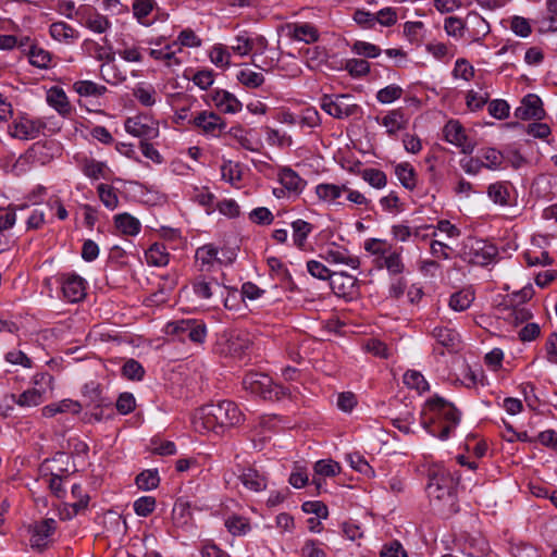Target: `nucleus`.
Wrapping results in <instances>:
<instances>
[{
  "mask_svg": "<svg viewBox=\"0 0 557 557\" xmlns=\"http://www.w3.org/2000/svg\"><path fill=\"white\" fill-rule=\"evenodd\" d=\"M459 422L460 412L451 403L440 396L426 400L422 411V424L431 435L445 441Z\"/></svg>",
  "mask_w": 557,
  "mask_h": 557,
  "instance_id": "f257e3e1",
  "label": "nucleus"
},
{
  "mask_svg": "<svg viewBox=\"0 0 557 557\" xmlns=\"http://www.w3.org/2000/svg\"><path fill=\"white\" fill-rule=\"evenodd\" d=\"M244 421V413L232 400H221L199 408L194 417V425L198 431H213L235 426Z\"/></svg>",
  "mask_w": 557,
  "mask_h": 557,
  "instance_id": "f03ea898",
  "label": "nucleus"
},
{
  "mask_svg": "<svg viewBox=\"0 0 557 557\" xmlns=\"http://www.w3.org/2000/svg\"><path fill=\"white\" fill-rule=\"evenodd\" d=\"M425 491L430 502L435 505L453 506L456 499L458 479L445 468L435 467L429 470Z\"/></svg>",
  "mask_w": 557,
  "mask_h": 557,
  "instance_id": "7ed1b4c3",
  "label": "nucleus"
},
{
  "mask_svg": "<svg viewBox=\"0 0 557 557\" xmlns=\"http://www.w3.org/2000/svg\"><path fill=\"white\" fill-rule=\"evenodd\" d=\"M243 386L250 393L268 400H280L289 395V389L274 384L272 379L263 373L249 372L243 379Z\"/></svg>",
  "mask_w": 557,
  "mask_h": 557,
  "instance_id": "20e7f679",
  "label": "nucleus"
},
{
  "mask_svg": "<svg viewBox=\"0 0 557 557\" xmlns=\"http://www.w3.org/2000/svg\"><path fill=\"white\" fill-rule=\"evenodd\" d=\"M497 255L498 249L495 245L476 238H468L460 252L466 262L482 267L492 263Z\"/></svg>",
  "mask_w": 557,
  "mask_h": 557,
  "instance_id": "39448f33",
  "label": "nucleus"
},
{
  "mask_svg": "<svg viewBox=\"0 0 557 557\" xmlns=\"http://www.w3.org/2000/svg\"><path fill=\"white\" fill-rule=\"evenodd\" d=\"M164 333L175 335L183 342L187 338L195 344H201L207 337V327L202 321L182 319L168 322L164 326Z\"/></svg>",
  "mask_w": 557,
  "mask_h": 557,
  "instance_id": "423d86ee",
  "label": "nucleus"
},
{
  "mask_svg": "<svg viewBox=\"0 0 557 557\" xmlns=\"http://www.w3.org/2000/svg\"><path fill=\"white\" fill-rule=\"evenodd\" d=\"M321 109L335 119H346L357 115L360 107L352 102L350 95H323L320 99Z\"/></svg>",
  "mask_w": 557,
  "mask_h": 557,
  "instance_id": "0eeeda50",
  "label": "nucleus"
},
{
  "mask_svg": "<svg viewBox=\"0 0 557 557\" xmlns=\"http://www.w3.org/2000/svg\"><path fill=\"white\" fill-rule=\"evenodd\" d=\"M124 127L128 134L140 138V141L151 140L159 136V122L147 114L127 117Z\"/></svg>",
  "mask_w": 557,
  "mask_h": 557,
  "instance_id": "6e6552de",
  "label": "nucleus"
},
{
  "mask_svg": "<svg viewBox=\"0 0 557 557\" xmlns=\"http://www.w3.org/2000/svg\"><path fill=\"white\" fill-rule=\"evenodd\" d=\"M75 20L84 27L92 33L103 34L111 27L108 16L98 12V10L89 4H82L75 12Z\"/></svg>",
  "mask_w": 557,
  "mask_h": 557,
  "instance_id": "1a4fd4ad",
  "label": "nucleus"
},
{
  "mask_svg": "<svg viewBox=\"0 0 557 557\" xmlns=\"http://www.w3.org/2000/svg\"><path fill=\"white\" fill-rule=\"evenodd\" d=\"M444 138L447 143L460 148L465 154H471L475 143L466 134V129L457 120H449L443 128Z\"/></svg>",
  "mask_w": 557,
  "mask_h": 557,
  "instance_id": "9d476101",
  "label": "nucleus"
},
{
  "mask_svg": "<svg viewBox=\"0 0 557 557\" xmlns=\"http://www.w3.org/2000/svg\"><path fill=\"white\" fill-rule=\"evenodd\" d=\"M45 127L46 123L40 119L21 116L9 126V134L21 140H30L37 138Z\"/></svg>",
  "mask_w": 557,
  "mask_h": 557,
  "instance_id": "9b49d317",
  "label": "nucleus"
},
{
  "mask_svg": "<svg viewBox=\"0 0 557 557\" xmlns=\"http://www.w3.org/2000/svg\"><path fill=\"white\" fill-rule=\"evenodd\" d=\"M201 134L219 137L226 128L225 121L212 111H201L189 121Z\"/></svg>",
  "mask_w": 557,
  "mask_h": 557,
  "instance_id": "f8f14e48",
  "label": "nucleus"
},
{
  "mask_svg": "<svg viewBox=\"0 0 557 557\" xmlns=\"http://www.w3.org/2000/svg\"><path fill=\"white\" fill-rule=\"evenodd\" d=\"M63 297L69 302H78L86 296V281L75 273L62 274L58 278Z\"/></svg>",
  "mask_w": 557,
  "mask_h": 557,
  "instance_id": "ddd939ff",
  "label": "nucleus"
},
{
  "mask_svg": "<svg viewBox=\"0 0 557 557\" xmlns=\"http://www.w3.org/2000/svg\"><path fill=\"white\" fill-rule=\"evenodd\" d=\"M358 280L345 272H333L330 280V286L334 294L347 300H351L358 296Z\"/></svg>",
  "mask_w": 557,
  "mask_h": 557,
  "instance_id": "4468645a",
  "label": "nucleus"
},
{
  "mask_svg": "<svg viewBox=\"0 0 557 557\" xmlns=\"http://www.w3.org/2000/svg\"><path fill=\"white\" fill-rule=\"evenodd\" d=\"M431 336L436 342V345L442 347H434V351L438 355H444L445 350L448 352L457 351L460 345V337L456 330L448 326H435L431 331Z\"/></svg>",
  "mask_w": 557,
  "mask_h": 557,
  "instance_id": "2eb2a0df",
  "label": "nucleus"
},
{
  "mask_svg": "<svg viewBox=\"0 0 557 557\" xmlns=\"http://www.w3.org/2000/svg\"><path fill=\"white\" fill-rule=\"evenodd\" d=\"M515 114L521 120H542L545 111L541 98L534 94L524 96L521 106L516 109Z\"/></svg>",
  "mask_w": 557,
  "mask_h": 557,
  "instance_id": "dca6fc26",
  "label": "nucleus"
},
{
  "mask_svg": "<svg viewBox=\"0 0 557 557\" xmlns=\"http://www.w3.org/2000/svg\"><path fill=\"white\" fill-rule=\"evenodd\" d=\"M285 28L289 38L306 44L315 42L320 37L317 27L310 23H288Z\"/></svg>",
  "mask_w": 557,
  "mask_h": 557,
  "instance_id": "f3484780",
  "label": "nucleus"
},
{
  "mask_svg": "<svg viewBox=\"0 0 557 557\" xmlns=\"http://www.w3.org/2000/svg\"><path fill=\"white\" fill-rule=\"evenodd\" d=\"M55 529L57 521L52 518L45 519L37 523L30 537L32 547L39 550L46 548L48 539L53 534Z\"/></svg>",
  "mask_w": 557,
  "mask_h": 557,
  "instance_id": "a211bd4d",
  "label": "nucleus"
},
{
  "mask_svg": "<svg viewBox=\"0 0 557 557\" xmlns=\"http://www.w3.org/2000/svg\"><path fill=\"white\" fill-rule=\"evenodd\" d=\"M322 258L331 264H345L351 269H357L360 265L359 258L344 247L329 248L322 255Z\"/></svg>",
  "mask_w": 557,
  "mask_h": 557,
  "instance_id": "6ab92c4d",
  "label": "nucleus"
},
{
  "mask_svg": "<svg viewBox=\"0 0 557 557\" xmlns=\"http://www.w3.org/2000/svg\"><path fill=\"white\" fill-rule=\"evenodd\" d=\"M46 100L47 103L63 117L71 115L73 108L65 91L61 87L53 86L48 89Z\"/></svg>",
  "mask_w": 557,
  "mask_h": 557,
  "instance_id": "aec40b11",
  "label": "nucleus"
},
{
  "mask_svg": "<svg viewBox=\"0 0 557 557\" xmlns=\"http://www.w3.org/2000/svg\"><path fill=\"white\" fill-rule=\"evenodd\" d=\"M82 394L86 399V406L97 409L98 407H111L112 400L102 395V388L99 383L89 382L83 387Z\"/></svg>",
  "mask_w": 557,
  "mask_h": 557,
  "instance_id": "412c9836",
  "label": "nucleus"
},
{
  "mask_svg": "<svg viewBox=\"0 0 557 557\" xmlns=\"http://www.w3.org/2000/svg\"><path fill=\"white\" fill-rule=\"evenodd\" d=\"M278 181L294 196H299L307 185V182L290 168H283L278 172Z\"/></svg>",
  "mask_w": 557,
  "mask_h": 557,
  "instance_id": "4be33fe9",
  "label": "nucleus"
},
{
  "mask_svg": "<svg viewBox=\"0 0 557 557\" xmlns=\"http://www.w3.org/2000/svg\"><path fill=\"white\" fill-rule=\"evenodd\" d=\"M49 34L54 40L66 45L73 44L79 38V32L63 21L52 23Z\"/></svg>",
  "mask_w": 557,
  "mask_h": 557,
  "instance_id": "5701e85b",
  "label": "nucleus"
},
{
  "mask_svg": "<svg viewBox=\"0 0 557 557\" xmlns=\"http://www.w3.org/2000/svg\"><path fill=\"white\" fill-rule=\"evenodd\" d=\"M222 351L232 357L240 358L246 350L249 348L250 342L247 336L240 334L231 333L225 336Z\"/></svg>",
  "mask_w": 557,
  "mask_h": 557,
  "instance_id": "b1692460",
  "label": "nucleus"
},
{
  "mask_svg": "<svg viewBox=\"0 0 557 557\" xmlns=\"http://www.w3.org/2000/svg\"><path fill=\"white\" fill-rule=\"evenodd\" d=\"M239 480L246 488L252 492H261L268 485L267 476L252 467L244 468Z\"/></svg>",
  "mask_w": 557,
  "mask_h": 557,
  "instance_id": "393cba45",
  "label": "nucleus"
},
{
  "mask_svg": "<svg viewBox=\"0 0 557 557\" xmlns=\"http://www.w3.org/2000/svg\"><path fill=\"white\" fill-rule=\"evenodd\" d=\"M219 250L213 244H207L197 248L195 253V260L200 271H210L216 262H220L218 258Z\"/></svg>",
  "mask_w": 557,
  "mask_h": 557,
  "instance_id": "a878e982",
  "label": "nucleus"
},
{
  "mask_svg": "<svg viewBox=\"0 0 557 557\" xmlns=\"http://www.w3.org/2000/svg\"><path fill=\"white\" fill-rule=\"evenodd\" d=\"M82 404L73 399H62L58 403H52L41 409V414L46 418H52L58 413L71 412L78 414L82 411Z\"/></svg>",
  "mask_w": 557,
  "mask_h": 557,
  "instance_id": "bb28decb",
  "label": "nucleus"
},
{
  "mask_svg": "<svg viewBox=\"0 0 557 557\" xmlns=\"http://www.w3.org/2000/svg\"><path fill=\"white\" fill-rule=\"evenodd\" d=\"M212 100L218 109L225 113H236L242 110V102L226 90H215Z\"/></svg>",
  "mask_w": 557,
  "mask_h": 557,
  "instance_id": "cd10ccee",
  "label": "nucleus"
},
{
  "mask_svg": "<svg viewBox=\"0 0 557 557\" xmlns=\"http://www.w3.org/2000/svg\"><path fill=\"white\" fill-rule=\"evenodd\" d=\"M193 289L197 297L201 299H210L215 293L223 296L225 287L221 286L216 280L207 281L205 277L199 276L194 281Z\"/></svg>",
  "mask_w": 557,
  "mask_h": 557,
  "instance_id": "c85d7f7f",
  "label": "nucleus"
},
{
  "mask_svg": "<svg viewBox=\"0 0 557 557\" xmlns=\"http://www.w3.org/2000/svg\"><path fill=\"white\" fill-rule=\"evenodd\" d=\"M264 44L265 40L263 37L250 38L247 33L244 32L234 38L231 49L234 53L243 57L249 54L257 45L264 47Z\"/></svg>",
  "mask_w": 557,
  "mask_h": 557,
  "instance_id": "c756f323",
  "label": "nucleus"
},
{
  "mask_svg": "<svg viewBox=\"0 0 557 557\" xmlns=\"http://www.w3.org/2000/svg\"><path fill=\"white\" fill-rule=\"evenodd\" d=\"M510 184L508 182H496L488 186L487 195L490 199L499 206H511Z\"/></svg>",
  "mask_w": 557,
  "mask_h": 557,
  "instance_id": "7c9ffc66",
  "label": "nucleus"
},
{
  "mask_svg": "<svg viewBox=\"0 0 557 557\" xmlns=\"http://www.w3.org/2000/svg\"><path fill=\"white\" fill-rule=\"evenodd\" d=\"M114 225L123 235L127 236H136L141 228L139 220L126 212L114 216Z\"/></svg>",
  "mask_w": 557,
  "mask_h": 557,
  "instance_id": "2f4dec72",
  "label": "nucleus"
},
{
  "mask_svg": "<svg viewBox=\"0 0 557 557\" xmlns=\"http://www.w3.org/2000/svg\"><path fill=\"white\" fill-rule=\"evenodd\" d=\"M313 228L311 223L301 219L292 222L293 242L298 249H306L308 236L312 233Z\"/></svg>",
  "mask_w": 557,
  "mask_h": 557,
  "instance_id": "473e14b6",
  "label": "nucleus"
},
{
  "mask_svg": "<svg viewBox=\"0 0 557 557\" xmlns=\"http://www.w3.org/2000/svg\"><path fill=\"white\" fill-rule=\"evenodd\" d=\"M395 175L400 184L408 190L417 187L418 176L414 168L408 162H401L395 165Z\"/></svg>",
  "mask_w": 557,
  "mask_h": 557,
  "instance_id": "72a5a7b5",
  "label": "nucleus"
},
{
  "mask_svg": "<svg viewBox=\"0 0 557 557\" xmlns=\"http://www.w3.org/2000/svg\"><path fill=\"white\" fill-rule=\"evenodd\" d=\"M146 261L149 265L164 267L170 261V253L163 243L152 244L145 252Z\"/></svg>",
  "mask_w": 557,
  "mask_h": 557,
  "instance_id": "f704fd0d",
  "label": "nucleus"
},
{
  "mask_svg": "<svg viewBox=\"0 0 557 557\" xmlns=\"http://www.w3.org/2000/svg\"><path fill=\"white\" fill-rule=\"evenodd\" d=\"M379 268H385L389 274L397 275L404 272L405 264L401 260L400 251H388L377 262Z\"/></svg>",
  "mask_w": 557,
  "mask_h": 557,
  "instance_id": "c9c22d12",
  "label": "nucleus"
},
{
  "mask_svg": "<svg viewBox=\"0 0 557 557\" xmlns=\"http://www.w3.org/2000/svg\"><path fill=\"white\" fill-rule=\"evenodd\" d=\"M82 171L87 177L91 180H107L110 172L108 165L104 162L97 161L95 159H85L82 165Z\"/></svg>",
  "mask_w": 557,
  "mask_h": 557,
  "instance_id": "e433bc0d",
  "label": "nucleus"
},
{
  "mask_svg": "<svg viewBox=\"0 0 557 557\" xmlns=\"http://www.w3.org/2000/svg\"><path fill=\"white\" fill-rule=\"evenodd\" d=\"M382 125L386 127L389 135L406 128L407 121L400 109L392 110L382 119Z\"/></svg>",
  "mask_w": 557,
  "mask_h": 557,
  "instance_id": "4c0bfd02",
  "label": "nucleus"
},
{
  "mask_svg": "<svg viewBox=\"0 0 557 557\" xmlns=\"http://www.w3.org/2000/svg\"><path fill=\"white\" fill-rule=\"evenodd\" d=\"M191 505L186 498H178L172 509V519L176 525H185L191 519Z\"/></svg>",
  "mask_w": 557,
  "mask_h": 557,
  "instance_id": "58836bf2",
  "label": "nucleus"
},
{
  "mask_svg": "<svg viewBox=\"0 0 557 557\" xmlns=\"http://www.w3.org/2000/svg\"><path fill=\"white\" fill-rule=\"evenodd\" d=\"M468 16L473 23V28L469 30L471 41L480 42L491 32L490 24L476 12H470Z\"/></svg>",
  "mask_w": 557,
  "mask_h": 557,
  "instance_id": "ea45409f",
  "label": "nucleus"
},
{
  "mask_svg": "<svg viewBox=\"0 0 557 557\" xmlns=\"http://www.w3.org/2000/svg\"><path fill=\"white\" fill-rule=\"evenodd\" d=\"M346 185H336V184H319L315 187V194L318 198L322 201L333 202L337 200L345 191Z\"/></svg>",
  "mask_w": 557,
  "mask_h": 557,
  "instance_id": "a19ab883",
  "label": "nucleus"
},
{
  "mask_svg": "<svg viewBox=\"0 0 557 557\" xmlns=\"http://www.w3.org/2000/svg\"><path fill=\"white\" fill-rule=\"evenodd\" d=\"M27 58L29 63L38 69H48L52 61L51 53L38 45L33 46L30 50H27Z\"/></svg>",
  "mask_w": 557,
  "mask_h": 557,
  "instance_id": "79ce46f5",
  "label": "nucleus"
},
{
  "mask_svg": "<svg viewBox=\"0 0 557 557\" xmlns=\"http://www.w3.org/2000/svg\"><path fill=\"white\" fill-rule=\"evenodd\" d=\"M73 89L82 97H100L107 92V87L91 81H78Z\"/></svg>",
  "mask_w": 557,
  "mask_h": 557,
  "instance_id": "37998d69",
  "label": "nucleus"
},
{
  "mask_svg": "<svg viewBox=\"0 0 557 557\" xmlns=\"http://www.w3.org/2000/svg\"><path fill=\"white\" fill-rule=\"evenodd\" d=\"M225 527L227 531L234 536L246 535L251 530L249 520L245 517L237 515L228 517L225 520Z\"/></svg>",
  "mask_w": 557,
  "mask_h": 557,
  "instance_id": "c03bdc74",
  "label": "nucleus"
},
{
  "mask_svg": "<svg viewBox=\"0 0 557 557\" xmlns=\"http://www.w3.org/2000/svg\"><path fill=\"white\" fill-rule=\"evenodd\" d=\"M478 156L481 158L483 168L490 170L499 169L504 161L503 153L495 148H483L479 151Z\"/></svg>",
  "mask_w": 557,
  "mask_h": 557,
  "instance_id": "a18cd8bd",
  "label": "nucleus"
},
{
  "mask_svg": "<svg viewBox=\"0 0 557 557\" xmlns=\"http://www.w3.org/2000/svg\"><path fill=\"white\" fill-rule=\"evenodd\" d=\"M474 300V293L462 289L454 293L449 298V307L455 311H465Z\"/></svg>",
  "mask_w": 557,
  "mask_h": 557,
  "instance_id": "49530a36",
  "label": "nucleus"
},
{
  "mask_svg": "<svg viewBox=\"0 0 557 557\" xmlns=\"http://www.w3.org/2000/svg\"><path fill=\"white\" fill-rule=\"evenodd\" d=\"M238 82L247 88H258L264 83V76L249 67H244L237 73Z\"/></svg>",
  "mask_w": 557,
  "mask_h": 557,
  "instance_id": "de8ad7c7",
  "label": "nucleus"
},
{
  "mask_svg": "<svg viewBox=\"0 0 557 557\" xmlns=\"http://www.w3.org/2000/svg\"><path fill=\"white\" fill-rule=\"evenodd\" d=\"M98 196L103 206L109 210H114L119 206L116 189L108 184H99L97 187Z\"/></svg>",
  "mask_w": 557,
  "mask_h": 557,
  "instance_id": "09e8293b",
  "label": "nucleus"
},
{
  "mask_svg": "<svg viewBox=\"0 0 557 557\" xmlns=\"http://www.w3.org/2000/svg\"><path fill=\"white\" fill-rule=\"evenodd\" d=\"M135 483L143 491L156 488L160 483L158 470H144L136 476Z\"/></svg>",
  "mask_w": 557,
  "mask_h": 557,
  "instance_id": "8fccbe9b",
  "label": "nucleus"
},
{
  "mask_svg": "<svg viewBox=\"0 0 557 557\" xmlns=\"http://www.w3.org/2000/svg\"><path fill=\"white\" fill-rule=\"evenodd\" d=\"M133 96L145 107H152L157 101V91L152 86L137 85L133 89Z\"/></svg>",
  "mask_w": 557,
  "mask_h": 557,
  "instance_id": "3c124183",
  "label": "nucleus"
},
{
  "mask_svg": "<svg viewBox=\"0 0 557 557\" xmlns=\"http://www.w3.org/2000/svg\"><path fill=\"white\" fill-rule=\"evenodd\" d=\"M100 75L107 83L111 85L121 84L126 79L124 73L117 69L114 62L103 63L100 66Z\"/></svg>",
  "mask_w": 557,
  "mask_h": 557,
  "instance_id": "603ef678",
  "label": "nucleus"
},
{
  "mask_svg": "<svg viewBox=\"0 0 557 557\" xmlns=\"http://www.w3.org/2000/svg\"><path fill=\"white\" fill-rule=\"evenodd\" d=\"M156 7V0H133L132 12L139 23H144L145 18L150 15Z\"/></svg>",
  "mask_w": 557,
  "mask_h": 557,
  "instance_id": "864d4df0",
  "label": "nucleus"
},
{
  "mask_svg": "<svg viewBox=\"0 0 557 557\" xmlns=\"http://www.w3.org/2000/svg\"><path fill=\"white\" fill-rule=\"evenodd\" d=\"M15 401L20 407H36L44 401V394L37 388H29L16 396Z\"/></svg>",
  "mask_w": 557,
  "mask_h": 557,
  "instance_id": "5fc2aeb1",
  "label": "nucleus"
},
{
  "mask_svg": "<svg viewBox=\"0 0 557 557\" xmlns=\"http://www.w3.org/2000/svg\"><path fill=\"white\" fill-rule=\"evenodd\" d=\"M404 384L409 388H414L419 392H425L429 389V383L424 379L421 372L416 370H408L404 374Z\"/></svg>",
  "mask_w": 557,
  "mask_h": 557,
  "instance_id": "6e6d98bb",
  "label": "nucleus"
},
{
  "mask_svg": "<svg viewBox=\"0 0 557 557\" xmlns=\"http://www.w3.org/2000/svg\"><path fill=\"white\" fill-rule=\"evenodd\" d=\"M344 69L350 76L359 78L370 72V63L363 59H349L346 60Z\"/></svg>",
  "mask_w": 557,
  "mask_h": 557,
  "instance_id": "4d7b16f0",
  "label": "nucleus"
},
{
  "mask_svg": "<svg viewBox=\"0 0 557 557\" xmlns=\"http://www.w3.org/2000/svg\"><path fill=\"white\" fill-rule=\"evenodd\" d=\"M404 90L400 86L392 84L376 92V100L383 104L392 103L401 98Z\"/></svg>",
  "mask_w": 557,
  "mask_h": 557,
  "instance_id": "13d9d810",
  "label": "nucleus"
},
{
  "mask_svg": "<svg viewBox=\"0 0 557 557\" xmlns=\"http://www.w3.org/2000/svg\"><path fill=\"white\" fill-rule=\"evenodd\" d=\"M444 29L448 36L461 38L465 35L466 23L458 16H448L444 21Z\"/></svg>",
  "mask_w": 557,
  "mask_h": 557,
  "instance_id": "bf43d9fd",
  "label": "nucleus"
},
{
  "mask_svg": "<svg viewBox=\"0 0 557 557\" xmlns=\"http://www.w3.org/2000/svg\"><path fill=\"white\" fill-rule=\"evenodd\" d=\"M362 178L374 188H383L387 184L386 174L379 169H366Z\"/></svg>",
  "mask_w": 557,
  "mask_h": 557,
  "instance_id": "052dcab7",
  "label": "nucleus"
},
{
  "mask_svg": "<svg viewBox=\"0 0 557 557\" xmlns=\"http://www.w3.org/2000/svg\"><path fill=\"white\" fill-rule=\"evenodd\" d=\"M488 99L490 94L487 91L478 92L469 90L466 96V104L471 111H478L487 103Z\"/></svg>",
  "mask_w": 557,
  "mask_h": 557,
  "instance_id": "680f3d73",
  "label": "nucleus"
},
{
  "mask_svg": "<svg viewBox=\"0 0 557 557\" xmlns=\"http://www.w3.org/2000/svg\"><path fill=\"white\" fill-rule=\"evenodd\" d=\"M122 374L128 380L140 381L145 375V370L137 360L128 359L122 367Z\"/></svg>",
  "mask_w": 557,
  "mask_h": 557,
  "instance_id": "e2e57ef3",
  "label": "nucleus"
},
{
  "mask_svg": "<svg viewBox=\"0 0 557 557\" xmlns=\"http://www.w3.org/2000/svg\"><path fill=\"white\" fill-rule=\"evenodd\" d=\"M134 511L137 516L147 517L156 508V498L152 496H143L134 502Z\"/></svg>",
  "mask_w": 557,
  "mask_h": 557,
  "instance_id": "0e129e2a",
  "label": "nucleus"
},
{
  "mask_svg": "<svg viewBox=\"0 0 557 557\" xmlns=\"http://www.w3.org/2000/svg\"><path fill=\"white\" fill-rule=\"evenodd\" d=\"M175 42L177 44L176 48L178 51H181V46L189 48L201 46V39L190 28L183 29Z\"/></svg>",
  "mask_w": 557,
  "mask_h": 557,
  "instance_id": "69168bd1",
  "label": "nucleus"
},
{
  "mask_svg": "<svg viewBox=\"0 0 557 557\" xmlns=\"http://www.w3.org/2000/svg\"><path fill=\"white\" fill-rule=\"evenodd\" d=\"M307 270L310 275L322 281H330L333 276V272L322 262L317 260H309L307 262Z\"/></svg>",
  "mask_w": 557,
  "mask_h": 557,
  "instance_id": "338daca9",
  "label": "nucleus"
},
{
  "mask_svg": "<svg viewBox=\"0 0 557 557\" xmlns=\"http://www.w3.org/2000/svg\"><path fill=\"white\" fill-rule=\"evenodd\" d=\"M474 75V69L468 60L461 58L457 59L455 67L453 70V76L455 78H462L469 82Z\"/></svg>",
  "mask_w": 557,
  "mask_h": 557,
  "instance_id": "774afa93",
  "label": "nucleus"
}]
</instances>
